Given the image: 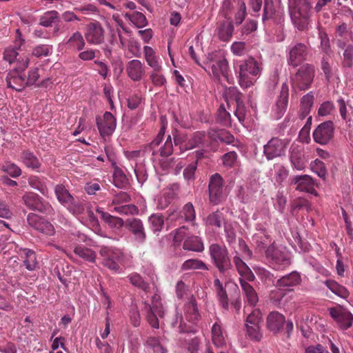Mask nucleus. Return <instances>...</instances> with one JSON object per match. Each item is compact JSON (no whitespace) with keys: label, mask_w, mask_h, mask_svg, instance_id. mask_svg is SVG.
Listing matches in <instances>:
<instances>
[{"label":"nucleus","mask_w":353,"mask_h":353,"mask_svg":"<svg viewBox=\"0 0 353 353\" xmlns=\"http://www.w3.org/2000/svg\"><path fill=\"white\" fill-rule=\"evenodd\" d=\"M313 3L314 0H288L291 20L299 31L307 29Z\"/></svg>","instance_id":"obj_1"},{"label":"nucleus","mask_w":353,"mask_h":353,"mask_svg":"<svg viewBox=\"0 0 353 353\" xmlns=\"http://www.w3.org/2000/svg\"><path fill=\"white\" fill-rule=\"evenodd\" d=\"M257 61L252 57L249 58L239 66V82L241 88H248L254 83V77L259 73Z\"/></svg>","instance_id":"obj_2"},{"label":"nucleus","mask_w":353,"mask_h":353,"mask_svg":"<svg viewBox=\"0 0 353 353\" xmlns=\"http://www.w3.org/2000/svg\"><path fill=\"white\" fill-rule=\"evenodd\" d=\"M210 256L219 272L224 274L232 268L228 251L225 246L217 243L212 244L209 248Z\"/></svg>","instance_id":"obj_3"},{"label":"nucleus","mask_w":353,"mask_h":353,"mask_svg":"<svg viewBox=\"0 0 353 353\" xmlns=\"http://www.w3.org/2000/svg\"><path fill=\"white\" fill-rule=\"evenodd\" d=\"M314 74V66L312 64L305 63L298 69L292 78L293 84L300 90H307L310 87Z\"/></svg>","instance_id":"obj_4"},{"label":"nucleus","mask_w":353,"mask_h":353,"mask_svg":"<svg viewBox=\"0 0 353 353\" xmlns=\"http://www.w3.org/2000/svg\"><path fill=\"white\" fill-rule=\"evenodd\" d=\"M208 192L210 203L218 205L223 200V179L219 173L210 176Z\"/></svg>","instance_id":"obj_5"},{"label":"nucleus","mask_w":353,"mask_h":353,"mask_svg":"<svg viewBox=\"0 0 353 353\" xmlns=\"http://www.w3.org/2000/svg\"><path fill=\"white\" fill-rule=\"evenodd\" d=\"M334 125L332 121H326L320 123L314 130V141L321 145H326L334 138Z\"/></svg>","instance_id":"obj_6"},{"label":"nucleus","mask_w":353,"mask_h":353,"mask_svg":"<svg viewBox=\"0 0 353 353\" xmlns=\"http://www.w3.org/2000/svg\"><path fill=\"white\" fill-rule=\"evenodd\" d=\"M288 143L278 137L272 138L263 146V153L268 160H272L285 154Z\"/></svg>","instance_id":"obj_7"},{"label":"nucleus","mask_w":353,"mask_h":353,"mask_svg":"<svg viewBox=\"0 0 353 353\" xmlns=\"http://www.w3.org/2000/svg\"><path fill=\"white\" fill-rule=\"evenodd\" d=\"M27 221L30 226L46 235L51 236L54 233L52 223L36 214L30 213L27 216Z\"/></svg>","instance_id":"obj_8"},{"label":"nucleus","mask_w":353,"mask_h":353,"mask_svg":"<svg viewBox=\"0 0 353 353\" xmlns=\"http://www.w3.org/2000/svg\"><path fill=\"white\" fill-rule=\"evenodd\" d=\"M96 121L99 133L103 137L111 135L116 128V119L110 112H105L103 119L97 117Z\"/></svg>","instance_id":"obj_9"},{"label":"nucleus","mask_w":353,"mask_h":353,"mask_svg":"<svg viewBox=\"0 0 353 353\" xmlns=\"http://www.w3.org/2000/svg\"><path fill=\"white\" fill-rule=\"evenodd\" d=\"M330 316L339 324L342 330H347L352 327L353 314L346 309L337 310L334 307L329 308Z\"/></svg>","instance_id":"obj_10"},{"label":"nucleus","mask_w":353,"mask_h":353,"mask_svg":"<svg viewBox=\"0 0 353 353\" xmlns=\"http://www.w3.org/2000/svg\"><path fill=\"white\" fill-rule=\"evenodd\" d=\"M290 184L296 185L295 188L296 190L317 195V192L314 189V181L307 174L294 176L290 179Z\"/></svg>","instance_id":"obj_11"},{"label":"nucleus","mask_w":353,"mask_h":353,"mask_svg":"<svg viewBox=\"0 0 353 353\" xmlns=\"http://www.w3.org/2000/svg\"><path fill=\"white\" fill-rule=\"evenodd\" d=\"M308 49L305 44L298 43L294 45L289 52L288 64L293 67H297L306 59Z\"/></svg>","instance_id":"obj_12"},{"label":"nucleus","mask_w":353,"mask_h":353,"mask_svg":"<svg viewBox=\"0 0 353 353\" xmlns=\"http://www.w3.org/2000/svg\"><path fill=\"white\" fill-rule=\"evenodd\" d=\"M104 30L98 21L92 22L87 25L85 38L88 42L99 44L103 42Z\"/></svg>","instance_id":"obj_13"},{"label":"nucleus","mask_w":353,"mask_h":353,"mask_svg":"<svg viewBox=\"0 0 353 353\" xmlns=\"http://www.w3.org/2000/svg\"><path fill=\"white\" fill-rule=\"evenodd\" d=\"M24 204L32 210L45 212L48 208V203H46L42 198L34 192H28L22 198Z\"/></svg>","instance_id":"obj_14"},{"label":"nucleus","mask_w":353,"mask_h":353,"mask_svg":"<svg viewBox=\"0 0 353 353\" xmlns=\"http://www.w3.org/2000/svg\"><path fill=\"white\" fill-rule=\"evenodd\" d=\"M301 281L300 274L296 272H292L279 279L275 286L280 290L291 292L293 290L291 288L298 285Z\"/></svg>","instance_id":"obj_15"},{"label":"nucleus","mask_w":353,"mask_h":353,"mask_svg":"<svg viewBox=\"0 0 353 353\" xmlns=\"http://www.w3.org/2000/svg\"><path fill=\"white\" fill-rule=\"evenodd\" d=\"M125 227L135 236L136 241L143 243L146 235L142 221L136 218L128 219L125 221Z\"/></svg>","instance_id":"obj_16"},{"label":"nucleus","mask_w":353,"mask_h":353,"mask_svg":"<svg viewBox=\"0 0 353 353\" xmlns=\"http://www.w3.org/2000/svg\"><path fill=\"white\" fill-rule=\"evenodd\" d=\"M258 184L254 181L249 183L246 187L241 185L238 188L236 196L241 203H248L255 196Z\"/></svg>","instance_id":"obj_17"},{"label":"nucleus","mask_w":353,"mask_h":353,"mask_svg":"<svg viewBox=\"0 0 353 353\" xmlns=\"http://www.w3.org/2000/svg\"><path fill=\"white\" fill-rule=\"evenodd\" d=\"M285 323V316L278 312H272L267 317V327L275 334L281 330Z\"/></svg>","instance_id":"obj_18"},{"label":"nucleus","mask_w":353,"mask_h":353,"mask_svg":"<svg viewBox=\"0 0 353 353\" xmlns=\"http://www.w3.org/2000/svg\"><path fill=\"white\" fill-rule=\"evenodd\" d=\"M288 96L289 89L287 84L283 83L279 99L276 103V118L281 119L286 111L287 106L288 104Z\"/></svg>","instance_id":"obj_19"},{"label":"nucleus","mask_w":353,"mask_h":353,"mask_svg":"<svg viewBox=\"0 0 353 353\" xmlns=\"http://www.w3.org/2000/svg\"><path fill=\"white\" fill-rule=\"evenodd\" d=\"M290 160L293 167L297 170H303L305 168V154L299 146L291 148Z\"/></svg>","instance_id":"obj_20"},{"label":"nucleus","mask_w":353,"mask_h":353,"mask_svg":"<svg viewBox=\"0 0 353 353\" xmlns=\"http://www.w3.org/2000/svg\"><path fill=\"white\" fill-rule=\"evenodd\" d=\"M128 77L133 81H139L144 74V70L139 60L134 59L128 62L126 68Z\"/></svg>","instance_id":"obj_21"},{"label":"nucleus","mask_w":353,"mask_h":353,"mask_svg":"<svg viewBox=\"0 0 353 353\" xmlns=\"http://www.w3.org/2000/svg\"><path fill=\"white\" fill-rule=\"evenodd\" d=\"M210 68L214 77L219 79L221 74L228 81L229 66L226 59H218L215 63L211 65Z\"/></svg>","instance_id":"obj_22"},{"label":"nucleus","mask_w":353,"mask_h":353,"mask_svg":"<svg viewBox=\"0 0 353 353\" xmlns=\"http://www.w3.org/2000/svg\"><path fill=\"white\" fill-rule=\"evenodd\" d=\"M96 211L101 215V219H103L110 228L120 229L124 225V221L122 219L112 216L108 212L101 210L99 208H97Z\"/></svg>","instance_id":"obj_23"},{"label":"nucleus","mask_w":353,"mask_h":353,"mask_svg":"<svg viewBox=\"0 0 353 353\" xmlns=\"http://www.w3.org/2000/svg\"><path fill=\"white\" fill-rule=\"evenodd\" d=\"M239 283L242 290L246 296L248 303L251 305H255L258 302V296L254 288L243 279H239Z\"/></svg>","instance_id":"obj_24"},{"label":"nucleus","mask_w":353,"mask_h":353,"mask_svg":"<svg viewBox=\"0 0 353 353\" xmlns=\"http://www.w3.org/2000/svg\"><path fill=\"white\" fill-rule=\"evenodd\" d=\"M233 32L234 26L232 19H227L221 23L219 27V37L222 41H228L232 37Z\"/></svg>","instance_id":"obj_25"},{"label":"nucleus","mask_w":353,"mask_h":353,"mask_svg":"<svg viewBox=\"0 0 353 353\" xmlns=\"http://www.w3.org/2000/svg\"><path fill=\"white\" fill-rule=\"evenodd\" d=\"M183 248L186 250L200 252L203 250L204 247L199 236H191L184 241Z\"/></svg>","instance_id":"obj_26"},{"label":"nucleus","mask_w":353,"mask_h":353,"mask_svg":"<svg viewBox=\"0 0 353 353\" xmlns=\"http://www.w3.org/2000/svg\"><path fill=\"white\" fill-rule=\"evenodd\" d=\"M200 314L197 303L194 295L191 296L190 300L187 305V319L188 321L195 323L199 320Z\"/></svg>","instance_id":"obj_27"},{"label":"nucleus","mask_w":353,"mask_h":353,"mask_svg":"<svg viewBox=\"0 0 353 353\" xmlns=\"http://www.w3.org/2000/svg\"><path fill=\"white\" fill-rule=\"evenodd\" d=\"M325 285L336 295L345 299L349 296L348 290L334 280H326Z\"/></svg>","instance_id":"obj_28"},{"label":"nucleus","mask_w":353,"mask_h":353,"mask_svg":"<svg viewBox=\"0 0 353 353\" xmlns=\"http://www.w3.org/2000/svg\"><path fill=\"white\" fill-rule=\"evenodd\" d=\"M206 133L204 131H198L194 133L190 139L184 145L185 150H190L204 143Z\"/></svg>","instance_id":"obj_29"},{"label":"nucleus","mask_w":353,"mask_h":353,"mask_svg":"<svg viewBox=\"0 0 353 353\" xmlns=\"http://www.w3.org/2000/svg\"><path fill=\"white\" fill-rule=\"evenodd\" d=\"M216 121L223 127H230L231 125L230 114L225 110L223 104H221L218 109Z\"/></svg>","instance_id":"obj_30"},{"label":"nucleus","mask_w":353,"mask_h":353,"mask_svg":"<svg viewBox=\"0 0 353 353\" xmlns=\"http://www.w3.org/2000/svg\"><path fill=\"white\" fill-rule=\"evenodd\" d=\"M55 194L59 201L63 204H68L73 201V196L70 194L64 185L60 184L55 187Z\"/></svg>","instance_id":"obj_31"},{"label":"nucleus","mask_w":353,"mask_h":353,"mask_svg":"<svg viewBox=\"0 0 353 353\" xmlns=\"http://www.w3.org/2000/svg\"><path fill=\"white\" fill-rule=\"evenodd\" d=\"M59 21V13L55 10L47 12L43 16L41 17L39 25L44 27L52 26V23Z\"/></svg>","instance_id":"obj_32"},{"label":"nucleus","mask_w":353,"mask_h":353,"mask_svg":"<svg viewBox=\"0 0 353 353\" xmlns=\"http://www.w3.org/2000/svg\"><path fill=\"white\" fill-rule=\"evenodd\" d=\"M143 311L146 314V318L149 324L154 328H159V319L153 310V307L149 303L144 302Z\"/></svg>","instance_id":"obj_33"},{"label":"nucleus","mask_w":353,"mask_h":353,"mask_svg":"<svg viewBox=\"0 0 353 353\" xmlns=\"http://www.w3.org/2000/svg\"><path fill=\"white\" fill-rule=\"evenodd\" d=\"M74 252L75 254L78 255L85 261L90 262H94L95 261L96 254L90 248L82 246H77L74 248Z\"/></svg>","instance_id":"obj_34"},{"label":"nucleus","mask_w":353,"mask_h":353,"mask_svg":"<svg viewBox=\"0 0 353 353\" xmlns=\"http://www.w3.org/2000/svg\"><path fill=\"white\" fill-rule=\"evenodd\" d=\"M21 159L24 164L28 168L36 169L40 167V163L37 157L29 151H23Z\"/></svg>","instance_id":"obj_35"},{"label":"nucleus","mask_w":353,"mask_h":353,"mask_svg":"<svg viewBox=\"0 0 353 353\" xmlns=\"http://www.w3.org/2000/svg\"><path fill=\"white\" fill-rule=\"evenodd\" d=\"M148 222L154 232H160L164 225L163 216L159 214H153L149 217Z\"/></svg>","instance_id":"obj_36"},{"label":"nucleus","mask_w":353,"mask_h":353,"mask_svg":"<svg viewBox=\"0 0 353 353\" xmlns=\"http://www.w3.org/2000/svg\"><path fill=\"white\" fill-rule=\"evenodd\" d=\"M247 335L252 340L259 341L263 337V334L261 332V325H252L250 324H245Z\"/></svg>","instance_id":"obj_37"},{"label":"nucleus","mask_w":353,"mask_h":353,"mask_svg":"<svg viewBox=\"0 0 353 353\" xmlns=\"http://www.w3.org/2000/svg\"><path fill=\"white\" fill-rule=\"evenodd\" d=\"M183 270H208L206 265L201 260L199 259H188L186 260L182 265Z\"/></svg>","instance_id":"obj_38"},{"label":"nucleus","mask_w":353,"mask_h":353,"mask_svg":"<svg viewBox=\"0 0 353 353\" xmlns=\"http://www.w3.org/2000/svg\"><path fill=\"white\" fill-rule=\"evenodd\" d=\"M223 220V214L219 210H216L208 216L207 224L220 228Z\"/></svg>","instance_id":"obj_39"},{"label":"nucleus","mask_w":353,"mask_h":353,"mask_svg":"<svg viewBox=\"0 0 353 353\" xmlns=\"http://www.w3.org/2000/svg\"><path fill=\"white\" fill-rule=\"evenodd\" d=\"M129 19L138 28H143L148 24L145 16L140 12L136 11L132 15H129Z\"/></svg>","instance_id":"obj_40"},{"label":"nucleus","mask_w":353,"mask_h":353,"mask_svg":"<svg viewBox=\"0 0 353 353\" xmlns=\"http://www.w3.org/2000/svg\"><path fill=\"white\" fill-rule=\"evenodd\" d=\"M10 74L16 91L21 92L26 87L28 86L26 84L25 76L21 75L19 73H14V71L10 72Z\"/></svg>","instance_id":"obj_41"},{"label":"nucleus","mask_w":353,"mask_h":353,"mask_svg":"<svg viewBox=\"0 0 353 353\" xmlns=\"http://www.w3.org/2000/svg\"><path fill=\"white\" fill-rule=\"evenodd\" d=\"M130 283L141 289L142 290L145 291V292H148L150 289V285L148 282L145 281L143 280V279L138 274H132L131 275L130 277Z\"/></svg>","instance_id":"obj_42"},{"label":"nucleus","mask_w":353,"mask_h":353,"mask_svg":"<svg viewBox=\"0 0 353 353\" xmlns=\"http://www.w3.org/2000/svg\"><path fill=\"white\" fill-rule=\"evenodd\" d=\"M314 103V95L312 92L304 95L301 101V110H303L305 114H308L310 112L311 108Z\"/></svg>","instance_id":"obj_43"},{"label":"nucleus","mask_w":353,"mask_h":353,"mask_svg":"<svg viewBox=\"0 0 353 353\" xmlns=\"http://www.w3.org/2000/svg\"><path fill=\"white\" fill-rule=\"evenodd\" d=\"M68 44L76 47L78 50H81L83 48L85 42L81 34L79 32H76L70 38Z\"/></svg>","instance_id":"obj_44"},{"label":"nucleus","mask_w":353,"mask_h":353,"mask_svg":"<svg viewBox=\"0 0 353 353\" xmlns=\"http://www.w3.org/2000/svg\"><path fill=\"white\" fill-rule=\"evenodd\" d=\"M262 321V314L259 310L256 309L247 316L245 324L261 325Z\"/></svg>","instance_id":"obj_45"},{"label":"nucleus","mask_w":353,"mask_h":353,"mask_svg":"<svg viewBox=\"0 0 353 353\" xmlns=\"http://www.w3.org/2000/svg\"><path fill=\"white\" fill-rule=\"evenodd\" d=\"M113 177L114 185L118 188H120L127 181L125 174L123 173L122 170L117 165L114 166Z\"/></svg>","instance_id":"obj_46"},{"label":"nucleus","mask_w":353,"mask_h":353,"mask_svg":"<svg viewBox=\"0 0 353 353\" xmlns=\"http://www.w3.org/2000/svg\"><path fill=\"white\" fill-rule=\"evenodd\" d=\"M238 12L235 14V23L236 25H240L246 16V6L245 3L243 0H238Z\"/></svg>","instance_id":"obj_47"},{"label":"nucleus","mask_w":353,"mask_h":353,"mask_svg":"<svg viewBox=\"0 0 353 353\" xmlns=\"http://www.w3.org/2000/svg\"><path fill=\"white\" fill-rule=\"evenodd\" d=\"M275 10L273 6V2L272 0H264V8L263 21L265 22L272 18L274 14Z\"/></svg>","instance_id":"obj_48"},{"label":"nucleus","mask_w":353,"mask_h":353,"mask_svg":"<svg viewBox=\"0 0 353 353\" xmlns=\"http://www.w3.org/2000/svg\"><path fill=\"white\" fill-rule=\"evenodd\" d=\"M186 221H192L195 219V210L192 203L185 204L181 212Z\"/></svg>","instance_id":"obj_49"},{"label":"nucleus","mask_w":353,"mask_h":353,"mask_svg":"<svg viewBox=\"0 0 353 353\" xmlns=\"http://www.w3.org/2000/svg\"><path fill=\"white\" fill-rule=\"evenodd\" d=\"M197 167V161L189 164L183 170V176L188 181H194L195 171Z\"/></svg>","instance_id":"obj_50"},{"label":"nucleus","mask_w":353,"mask_h":353,"mask_svg":"<svg viewBox=\"0 0 353 353\" xmlns=\"http://www.w3.org/2000/svg\"><path fill=\"white\" fill-rule=\"evenodd\" d=\"M233 9L232 0H223L221 10V15L226 19H230V12Z\"/></svg>","instance_id":"obj_51"},{"label":"nucleus","mask_w":353,"mask_h":353,"mask_svg":"<svg viewBox=\"0 0 353 353\" xmlns=\"http://www.w3.org/2000/svg\"><path fill=\"white\" fill-rule=\"evenodd\" d=\"M219 141L226 144H231L234 141V136L225 129L219 130Z\"/></svg>","instance_id":"obj_52"},{"label":"nucleus","mask_w":353,"mask_h":353,"mask_svg":"<svg viewBox=\"0 0 353 353\" xmlns=\"http://www.w3.org/2000/svg\"><path fill=\"white\" fill-rule=\"evenodd\" d=\"M173 152V145L171 137L169 135L164 145L160 149V154L161 157H168Z\"/></svg>","instance_id":"obj_53"},{"label":"nucleus","mask_w":353,"mask_h":353,"mask_svg":"<svg viewBox=\"0 0 353 353\" xmlns=\"http://www.w3.org/2000/svg\"><path fill=\"white\" fill-rule=\"evenodd\" d=\"M334 108V105L332 102L329 101H325L319 108L318 114L322 117L329 115Z\"/></svg>","instance_id":"obj_54"},{"label":"nucleus","mask_w":353,"mask_h":353,"mask_svg":"<svg viewBox=\"0 0 353 353\" xmlns=\"http://www.w3.org/2000/svg\"><path fill=\"white\" fill-rule=\"evenodd\" d=\"M68 204V210L74 214H80L84 211L83 205L81 202H76L74 199L72 201L69 202Z\"/></svg>","instance_id":"obj_55"},{"label":"nucleus","mask_w":353,"mask_h":353,"mask_svg":"<svg viewBox=\"0 0 353 353\" xmlns=\"http://www.w3.org/2000/svg\"><path fill=\"white\" fill-rule=\"evenodd\" d=\"M344 59L345 61V65L348 68H351L352 66V60H353V45L349 44L345 49L343 53Z\"/></svg>","instance_id":"obj_56"},{"label":"nucleus","mask_w":353,"mask_h":353,"mask_svg":"<svg viewBox=\"0 0 353 353\" xmlns=\"http://www.w3.org/2000/svg\"><path fill=\"white\" fill-rule=\"evenodd\" d=\"M3 170L12 177H18L21 174V169L13 163L4 166Z\"/></svg>","instance_id":"obj_57"},{"label":"nucleus","mask_w":353,"mask_h":353,"mask_svg":"<svg viewBox=\"0 0 353 353\" xmlns=\"http://www.w3.org/2000/svg\"><path fill=\"white\" fill-rule=\"evenodd\" d=\"M257 28V23L254 20H248L241 28L242 34H249L255 31Z\"/></svg>","instance_id":"obj_58"},{"label":"nucleus","mask_w":353,"mask_h":353,"mask_svg":"<svg viewBox=\"0 0 353 353\" xmlns=\"http://www.w3.org/2000/svg\"><path fill=\"white\" fill-rule=\"evenodd\" d=\"M321 69L325 74L326 80L330 81L331 77H332V70L325 57H323L321 60Z\"/></svg>","instance_id":"obj_59"},{"label":"nucleus","mask_w":353,"mask_h":353,"mask_svg":"<svg viewBox=\"0 0 353 353\" xmlns=\"http://www.w3.org/2000/svg\"><path fill=\"white\" fill-rule=\"evenodd\" d=\"M161 343V338L160 337H156V336H148L145 342V345L147 347H149L152 350H155V348L159 346Z\"/></svg>","instance_id":"obj_60"},{"label":"nucleus","mask_w":353,"mask_h":353,"mask_svg":"<svg viewBox=\"0 0 353 353\" xmlns=\"http://www.w3.org/2000/svg\"><path fill=\"white\" fill-rule=\"evenodd\" d=\"M39 77V74L38 73V68L31 70L28 73V77L27 79H26V84L28 85V86H30L35 84Z\"/></svg>","instance_id":"obj_61"},{"label":"nucleus","mask_w":353,"mask_h":353,"mask_svg":"<svg viewBox=\"0 0 353 353\" xmlns=\"http://www.w3.org/2000/svg\"><path fill=\"white\" fill-rule=\"evenodd\" d=\"M18 54L17 50L14 48L6 49L3 53V58L10 63H12L17 59Z\"/></svg>","instance_id":"obj_62"},{"label":"nucleus","mask_w":353,"mask_h":353,"mask_svg":"<svg viewBox=\"0 0 353 353\" xmlns=\"http://www.w3.org/2000/svg\"><path fill=\"white\" fill-rule=\"evenodd\" d=\"M305 353H329L328 350L321 344L310 345L305 349Z\"/></svg>","instance_id":"obj_63"},{"label":"nucleus","mask_w":353,"mask_h":353,"mask_svg":"<svg viewBox=\"0 0 353 353\" xmlns=\"http://www.w3.org/2000/svg\"><path fill=\"white\" fill-rule=\"evenodd\" d=\"M29 183L32 188L39 190L42 194H44L45 186L37 177L35 176L34 178H30Z\"/></svg>","instance_id":"obj_64"}]
</instances>
